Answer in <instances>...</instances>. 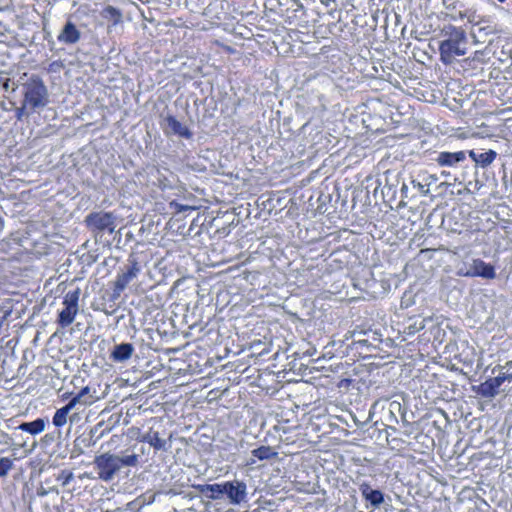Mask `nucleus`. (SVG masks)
<instances>
[{"instance_id": "obj_11", "label": "nucleus", "mask_w": 512, "mask_h": 512, "mask_svg": "<svg viewBox=\"0 0 512 512\" xmlns=\"http://www.w3.org/2000/svg\"><path fill=\"white\" fill-rule=\"evenodd\" d=\"M464 274L465 277H482L484 279H494L496 277L494 266L481 259H473Z\"/></svg>"}, {"instance_id": "obj_36", "label": "nucleus", "mask_w": 512, "mask_h": 512, "mask_svg": "<svg viewBox=\"0 0 512 512\" xmlns=\"http://www.w3.org/2000/svg\"><path fill=\"white\" fill-rule=\"evenodd\" d=\"M482 183L478 180V179H475L474 181H470L467 185V189L469 191H472V192H476V191H479L480 188L482 187Z\"/></svg>"}, {"instance_id": "obj_33", "label": "nucleus", "mask_w": 512, "mask_h": 512, "mask_svg": "<svg viewBox=\"0 0 512 512\" xmlns=\"http://www.w3.org/2000/svg\"><path fill=\"white\" fill-rule=\"evenodd\" d=\"M483 17L484 16L476 15L475 12L469 11L467 20L470 24H472V29H475L477 25L480 23V21H482Z\"/></svg>"}, {"instance_id": "obj_40", "label": "nucleus", "mask_w": 512, "mask_h": 512, "mask_svg": "<svg viewBox=\"0 0 512 512\" xmlns=\"http://www.w3.org/2000/svg\"><path fill=\"white\" fill-rule=\"evenodd\" d=\"M483 54L482 51H476L475 54H474V58L473 59H478L479 56H481Z\"/></svg>"}, {"instance_id": "obj_18", "label": "nucleus", "mask_w": 512, "mask_h": 512, "mask_svg": "<svg viewBox=\"0 0 512 512\" xmlns=\"http://www.w3.org/2000/svg\"><path fill=\"white\" fill-rule=\"evenodd\" d=\"M134 350V346L131 343L117 344L110 353V359L116 363L125 362L131 358Z\"/></svg>"}, {"instance_id": "obj_2", "label": "nucleus", "mask_w": 512, "mask_h": 512, "mask_svg": "<svg viewBox=\"0 0 512 512\" xmlns=\"http://www.w3.org/2000/svg\"><path fill=\"white\" fill-rule=\"evenodd\" d=\"M441 34L445 37L439 44L441 61L445 64L452 63L456 57L467 53V34L461 27L452 24L445 25Z\"/></svg>"}, {"instance_id": "obj_9", "label": "nucleus", "mask_w": 512, "mask_h": 512, "mask_svg": "<svg viewBox=\"0 0 512 512\" xmlns=\"http://www.w3.org/2000/svg\"><path fill=\"white\" fill-rule=\"evenodd\" d=\"M162 130L166 136H178L184 139H191L193 132L183 123L178 121L176 117L167 115L161 124Z\"/></svg>"}, {"instance_id": "obj_5", "label": "nucleus", "mask_w": 512, "mask_h": 512, "mask_svg": "<svg viewBox=\"0 0 512 512\" xmlns=\"http://www.w3.org/2000/svg\"><path fill=\"white\" fill-rule=\"evenodd\" d=\"M81 294V289L79 287L74 290H69L63 299L64 308L59 312L57 318V324L61 328H66L71 325L78 313L79 306V297Z\"/></svg>"}, {"instance_id": "obj_26", "label": "nucleus", "mask_w": 512, "mask_h": 512, "mask_svg": "<svg viewBox=\"0 0 512 512\" xmlns=\"http://www.w3.org/2000/svg\"><path fill=\"white\" fill-rule=\"evenodd\" d=\"M103 16L104 18L113 21L114 24H118L122 18L120 10L110 5L104 8Z\"/></svg>"}, {"instance_id": "obj_8", "label": "nucleus", "mask_w": 512, "mask_h": 512, "mask_svg": "<svg viewBox=\"0 0 512 512\" xmlns=\"http://www.w3.org/2000/svg\"><path fill=\"white\" fill-rule=\"evenodd\" d=\"M129 263L126 270L119 273L116 277L113 290L115 297H119L127 285L140 273L141 267L135 259L129 260Z\"/></svg>"}, {"instance_id": "obj_21", "label": "nucleus", "mask_w": 512, "mask_h": 512, "mask_svg": "<svg viewBox=\"0 0 512 512\" xmlns=\"http://www.w3.org/2000/svg\"><path fill=\"white\" fill-rule=\"evenodd\" d=\"M47 421L43 418H37L31 422H23L18 426V429L30 433L31 435H37L44 431Z\"/></svg>"}, {"instance_id": "obj_15", "label": "nucleus", "mask_w": 512, "mask_h": 512, "mask_svg": "<svg viewBox=\"0 0 512 512\" xmlns=\"http://www.w3.org/2000/svg\"><path fill=\"white\" fill-rule=\"evenodd\" d=\"M362 497L370 503L373 509L379 508L384 502V494L378 490L373 489L368 483H362L359 486Z\"/></svg>"}, {"instance_id": "obj_30", "label": "nucleus", "mask_w": 512, "mask_h": 512, "mask_svg": "<svg viewBox=\"0 0 512 512\" xmlns=\"http://www.w3.org/2000/svg\"><path fill=\"white\" fill-rule=\"evenodd\" d=\"M321 4L327 9V13L334 16V12H337L338 4L336 0H320Z\"/></svg>"}, {"instance_id": "obj_49", "label": "nucleus", "mask_w": 512, "mask_h": 512, "mask_svg": "<svg viewBox=\"0 0 512 512\" xmlns=\"http://www.w3.org/2000/svg\"><path fill=\"white\" fill-rule=\"evenodd\" d=\"M103 512H113V511H110V510H106V511H103Z\"/></svg>"}, {"instance_id": "obj_31", "label": "nucleus", "mask_w": 512, "mask_h": 512, "mask_svg": "<svg viewBox=\"0 0 512 512\" xmlns=\"http://www.w3.org/2000/svg\"><path fill=\"white\" fill-rule=\"evenodd\" d=\"M425 328V319L415 321L414 323L408 325L406 329L408 330V334H414L418 331H421Z\"/></svg>"}, {"instance_id": "obj_1", "label": "nucleus", "mask_w": 512, "mask_h": 512, "mask_svg": "<svg viewBox=\"0 0 512 512\" xmlns=\"http://www.w3.org/2000/svg\"><path fill=\"white\" fill-rule=\"evenodd\" d=\"M93 464L98 478L104 482H110L123 467L138 466L139 455L135 453L128 454L127 450L122 454L105 452L96 456Z\"/></svg>"}, {"instance_id": "obj_28", "label": "nucleus", "mask_w": 512, "mask_h": 512, "mask_svg": "<svg viewBox=\"0 0 512 512\" xmlns=\"http://www.w3.org/2000/svg\"><path fill=\"white\" fill-rule=\"evenodd\" d=\"M35 112L36 111H32L29 107H27L24 102H21V106L16 108L15 116L17 120H22L24 117L27 118Z\"/></svg>"}, {"instance_id": "obj_7", "label": "nucleus", "mask_w": 512, "mask_h": 512, "mask_svg": "<svg viewBox=\"0 0 512 512\" xmlns=\"http://www.w3.org/2000/svg\"><path fill=\"white\" fill-rule=\"evenodd\" d=\"M501 28L490 17H483L482 21L470 32L474 44L484 43L488 36L501 33Z\"/></svg>"}, {"instance_id": "obj_46", "label": "nucleus", "mask_w": 512, "mask_h": 512, "mask_svg": "<svg viewBox=\"0 0 512 512\" xmlns=\"http://www.w3.org/2000/svg\"><path fill=\"white\" fill-rule=\"evenodd\" d=\"M442 174L445 175V176H448L449 173L445 172V171H442Z\"/></svg>"}, {"instance_id": "obj_16", "label": "nucleus", "mask_w": 512, "mask_h": 512, "mask_svg": "<svg viewBox=\"0 0 512 512\" xmlns=\"http://www.w3.org/2000/svg\"><path fill=\"white\" fill-rule=\"evenodd\" d=\"M193 488L211 500L224 498V482L215 484H197L193 485Z\"/></svg>"}, {"instance_id": "obj_22", "label": "nucleus", "mask_w": 512, "mask_h": 512, "mask_svg": "<svg viewBox=\"0 0 512 512\" xmlns=\"http://www.w3.org/2000/svg\"><path fill=\"white\" fill-rule=\"evenodd\" d=\"M251 454L259 460H269L277 456V452L270 446H260L252 450Z\"/></svg>"}, {"instance_id": "obj_32", "label": "nucleus", "mask_w": 512, "mask_h": 512, "mask_svg": "<svg viewBox=\"0 0 512 512\" xmlns=\"http://www.w3.org/2000/svg\"><path fill=\"white\" fill-rule=\"evenodd\" d=\"M412 185L414 188H417L418 191L422 194V195H428L429 194V188H428V184H423L422 182H420L419 180L417 179H413L411 181Z\"/></svg>"}, {"instance_id": "obj_29", "label": "nucleus", "mask_w": 512, "mask_h": 512, "mask_svg": "<svg viewBox=\"0 0 512 512\" xmlns=\"http://www.w3.org/2000/svg\"><path fill=\"white\" fill-rule=\"evenodd\" d=\"M13 467V461L8 457L0 459V477H5Z\"/></svg>"}, {"instance_id": "obj_42", "label": "nucleus", "mask_w": 512, "mask_h": 512, "mask_svg": "<svg viewBox=\"0 0 512 512\" xmlns=\"http://www.w3.org/2000/svg\"><path fill=\"white\" fill-rule=\"evenodd\" d=\"M56 65H57V62H52V64L50 65L51 69L56 68Z\"/></svg>"}, {"instance_id": "obj_41", "label": "nucleus", "mask_w": 512, "mask_h": 512, "mask_svg": "<svg viewBox=\"0 0 512 512\" xmlns=\"http://www.w3.org/2000/svg\"><path fill=\"white\" fill-rule=\"evenodd\" d=\"M465 272H466V270H464L463 268H461V269L458 271V275H460V276H465V274H464Z\"/></svg>"}, {"instance_id": "obj_4", "label": "nucleus", "mask_w": 512, "mask_h": 512, "mask_svg": "<svg viewBox=\"0 0 512 512\" xmlns=\"http://www.w3.org/2000/svg\"><path fill=\"white\" fill-rule=\"evenodd\" d=\"M116 220L113 212L94 211L85 217L84 223L92 233L100 234L107 231L112 234L116 228Z\"/></svg>"}, {"instance_id": "obj_17", "label": "nucleus", "mask_w": 512, "mask_h": 512, "mask_svg": "<svg viewBox=\"0 0 512 512\" xmlns=\"http://www.w3.org/2000/svg\"><path fill=\"white\" fill-rule=\"evenodd\" d=\"M469 157L475 162L476 167L487 168L490 166L497 157L494 150H470L467 152Z\"/></svg>"}, {"instance_id": "obj_48", "label": "nucleus", "mask_w": 512, "mask_h": 512, "mask_svg": "<svg viewBox=\"0 0 512 512\" xmlns=\"http://www.w3.org/2000/svg\"><path fill=\"white\" fill-rule=\"evenodd\" d=\"M500 3H504L506 0H498Z\"/></svg>"}, {"instance_id": "obj_14", "label": "nucleus", "mask_w": 512, "mask_h": 512, "mask_svg": "<svg viewBox=\"0 0 512 512\" xmlns=\"http://www.w3.org/2000/svg\"><path fill=\"white\" fill-rule=\"evenodd\" d=\"M503 377L498 374L496 377L489 378L477 387V393L484 398H492L499 392L500 386L503 384Z\"/></svg>"}, {"instance_id": "obj_23", "label": "nucleus", "mask_w": 512, "mask_h": 512, "mask_svg": "<svg viewBox=\"0 0 512 512\" xmlns=\"http://www.w3.org/2000/svg\"><path fill=\"white\" fill-rule=\"evenodd\" d=\"M17 89V84L9 77V73L6 71H0V91L14 92Z\"/></svg>"}, {"instance_id": "obj_38", "label": "nucleus", "mask_w": 512, "mask_h": 512, "mask_svg": "<svg viewBox=\"0 0 512 512\" xmlns=\"http://www.w3.org/2000/svg\"><path fill=\"white\" fill-rule=\"evenodd\" d=\"M468 14H469V11H465V12H461V11H460V12H459V14H458V17H459L460 19H464V18H467V17H468Z\"/></svg>"}, {"instance_id": "obj_20", "label": "nucleus", "mask_w": 512, "mask_h": 512, "mask_svg": "<svg viewBox=\"0 0 512 512\" xmlns=\"http://www.w3.org/2000/svg\"><path fill=\"white\" fill-rule=\"evenodd\" d=\"M161 190L173 189L175 185V176L172 172H169L167 169L161 171L160 169H156V180L154 182Z\"/></svg>"}, {"instance_id": "obj_27", "label": "nucleus", "mask_w": 512, "mask_h": 512, "mask_svg": "<svg viewBox=\"0 0 512 512\" xmlns=\"http://www.w3.org/2000/svg\"><path fill=\"white\" fill-rule=\"evenodd\" d=\"M94 402L93 397H89V399L81 398L78 394H76L74 397H72L69 402L67 403L68 407L73 409L77 404H81L83 406L90 405Z\"/></svg>"}, {"instance_id": "obj_25", "label": "nucleus", "mask_w": 512, "mask_h": 512, "mask_svg": "<svg viewBox=\"0 0 512 512\" xmlns=\"http://www.w3.org/2000/svg\"><path fill=\"white\" fill-rule=\"evenodd\" d=\"M498 370V375L500 377H503V382L505 381H512V360L505 363L503 366H496L493 368L492 373H496Z\"/></svg>"}, {"instance_id": "obj_3", "label": "nucleus", "mask_w": 512, "mask_h": 512, "mask_svg": "<svg viewBox=\"0 0 512 512\" xmlns=\"http://www.w3.org/2000/svg\"><path fill=\"white\" fill-rule=\"evenodd\" d=\"M22 95V102L32 111L38 112L49 103L48 89L43 80L37 75H32L23 83Z\"/></svg>"}, {"instance_id": "obj_10", "label": "nucleus", "mask_w": 512, "mask_h": 512, "mask_svg": "<svg viewBox=\"0 0 512 512\" xmlns=\"http://www.w3.org/2000/svg\"><path fill=\"white\" fill-rule=\"evenodd\" d=\"M140 442L148 443L155 451H168L171 448L172 434H169L168 440L163 438V434L153 428L140 437Z\"/></svg>"}, {"instance_id": "obj_47", "label": "nucleus", "mask_w": 512, "mask_h": 512, "mask_svg": "<svg viewBox=\"0 0 512 512\" xmlns=\"http://www.w3.org/2000/svg\"><path fill=\"white\" fill-rule=\"evenodd\" d=\"M389 429H391L392 431H396V428L394 427H389Z\"/></svg>"}, {"instance_id": "obj_37", "label": "nucleus", "mask_w": 512, "mask_h": 512, "mask_svg": "<svg viewBox=\"0 0 512 512\" xmlns=\"http://www.w3.org/2000/svg\"><path fill=\"white\" fill-rule=\"evenodd\" d=\"M78 395L81 397V398H84V399H89V397H93L92 395H90V389L89 387H84L80 390V392L78 393Z\"/></svg>"}, {"instance_id": "obj_6", "label": "nucleus", "mask_w": 512, "mask_h": 512, "mask_svg": "<svg viewBox=\"0 0 512 512\" xmlns=\"http://www.w3.org/2000/svg\"><path fill=\"white\" fill-rule=\"evenodd\" d=\"M248 487L245 481L234 479L224 482V498L233 506H241L248 503Z\"/></svg>"}, {"instance_id": "obj_13", "label": "nucleus", "mask_w": 512, "mask_h": 512, "mask_svg": "<svg viewBox=\"0 0 512 512\" xmlns=\"http://www.w3.org/2000/svg\"><path fill=\"white\" fill-rule=\"evenodd\" d=\"M81 39V32L77 26L68 20L57 36V40L65 45H74Z\"/></svg>"}, {"instance_id": "obj_19", "label": "nucleus", "mask_w": 512, "mask_h": 512, "mask_svg": "<svg viewBox=\"0 0 512 512\" xmlns=\"http://www.w3.org/2000/svg\"><path fill=\"white\" fill-rule=\"evenodd\" d=\"M95 443L93 430L88 434L77 436L73 442L72 457L83 454L85 449L90 448Z\"/></svg>"}, {"instance_id": "obj_35", "label": "nucleus", "mask_w": 512, "mask_h": 512, "mask_svg": "<svg viewBox=\"0 0 512 512\" xmlns=\"http://www.w3.org/2000/svg\"><path fill=\"white\" fill-rule=\"evenodd\" d=\"M170 207L174 208L176 210V212H184V211L192 209V207H190L188 205L180 204V203H178L176 201H171L170 202Z\"/></svg>"}, {"instance_id": "obj_12", "label": "nucleus", "mask_w": 512, "mask_h": 512, "mask_svg": "<svg viewBox=\"0 0 512 512\" xmlns=\"http://www.w3.org/2000/svg\"><path fill=\"white\" fill-rule=\"evenodd\" d=\"M466 158V151H442L438 153L437 157L434 160L441 167H457L460 163L464 162Z\"/></svg>"}, {"instance_id": "obj_45", "label": "nucleus", "mask_w": 512, "mask_h": 512, "mask_svg": "<svg viewBox=\"0 0 512 512\" xmlns=\"http://www.w3.org/2000/svg\"><path fill=\"white\" fill-rule=\"evenodd\" d=\"M38 494L41 495V496H44V495L47 494V492L46 491H42V492H39Z\"/></svg>"}, {"instance_id": "obj_24", "label": "nucleus", "mask_w": 512, "mask_h": 512, "mask_svg": "<svg viewBox=\"0 0 512 512\" xmlns=\"http://www.w3.org/2000/svg\"><path fill=\"white\" fill-rule=\"evenodd\" d=\"M71 410L72 409L70 407H68L67 404L65 406L57 409L53 416V419H52L53 424L56 427H62L63 425H65L67 422L68 414Z\"/></svg>"}, {"instance_id": "obj_39", "label": "nucleus", "mask_w": 512, "mask_h": 512, "mask_svg": "<svg viewBox=\"0 0 512 512\" xmlns=\"http://www.w3.org/2000/svg\"><path fill=\"white\" fill-rule=\"evenodd\" d=\"M390 406H391L392 408H398V409H400V403H398V402H392V403L390 404Z\"/></svg>"}, {"instance_id": "obj_34", "label": "nucleus", "mask_w": 512, "mask_h": 512, "mask_svg": "<svg viewBox=\"0 0 512 512\" xmlns=\"http://www.w3.org/2000/svg\"><path fill=\"white\" fill-rule=\"evenodd\" d=\"M72 479H73V473L71 471H67V470H63L58 477V480L63 481V485H67Z\"/></svg>"}, {"instance_id": "obj_43", "label": "nucleus", "mask_w": 512, "mask_h": 512, "mask_svg": "<svg viewBox=\"0 0 512 512\" xmlns=\"http://www.w3.org/2000/svg\"><path fill=\"white\" fill-rule=\"evenodd\" d=\"M56 65H57V62H52V64L50 65L51 69L56 68Z\"/></svg>"}, {"instance_id": "obj_44", "label": "nucleus", "mask_w": 512, "mask_h": 512, "mask_svg": "<svg viewBox=\"0 0 512 512\" xmlns=\"http://www.w3.org/2000/svg\"><path fill=\"white\" fill-rule=\"evenodd\" d=\"M353 419H354V422L356 423V425H358V426L362 425V423H358V421L355 417Z\"/></svg>"}]
</instances>
